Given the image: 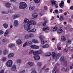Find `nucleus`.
<instances>
[{"mask_svg": "<svg viewBox=\"0 0 73 73\" xmlns=\"http://www.w3.org/2000/svg\"><path fill=\"white\" fill-rule=\"evenodd\" d=\"M20 5L19 6V8L21 9H24L27 8V5L25 3L23 2H21L19 3Z\"/></svg>", "mask_w": 73, "mask_h": 73, "instance_id": "obj_2", "label": "nucleus"}, {"mask_svg": "<svg viewBox=\"0 0 73 73\" xmlns=\"http://www.w3.org/2000/svg\"><path fill=\"white\" fill-rule=\"evenodd\" d=\"M17 43L18 44V45H20L22 43V41H21V40L19 39L17 41Z\"/></svg>", "mask_w": 73, "mask_h": 73, "instance_id": "obj_15", "label": "nucleus"}, {"mask_svg": "<svg viewBox=\"0 0 73 73\" xmlns=\"http://www.w3.org/2000/svg\"><path fill=\"white\" fill-rule=\"evenodd\" d=\"M9 13H11V10H9L8 11V12H6L4 11H3L2 12V13H3V14H8V13H9Z\"/></svg>", "mask_w": 73, "mask_h": 73, "instance_id": "obj_14", "label": "nucleus"}, {"mask_svg": "<svg viewBox=\"0 0 73 73\" xmlns=\"http://www.w3.org/2000/svg\"><path fill=\"white\" fill-rule=\"evenodd\" d=\"M52 57H53V58H55V57H56V53L54 52H53L52 53Z\"/></svg>", "mask_w": 73, "mask_h": 73, "instance_id": "obj_28", "label": "nucleus"}, {"mask_svg": "<svg viewBox=\"0 0 73 73\" xmlns=\"http://www.w3.org/2000/svg\"><path fill=\"white\" fill-rule=\"evenodd\" d=\"M6 60H7V58L5 57H4L2 59V61H5Z\"/></svg>", "mask_w": 73, "mask_h": 73, "instance_id": "obj_44", "label": "nucleus"}, {"mask_svg": "<svg viewBox=\"0 0 73 73\" xmlns=\"http://www.w3.org/2000/svg\"><path fill=\"white\" fill-rule=\"evenodd\" d=\"M25 38H28L29 37V35L28 34H27L25 36Z\"/></svg>", "mask_w": 73, "mask_h": 73, "instance_id": "obj_47", "label": "nucleus"}, {"mask_svg": "<svg viewBox=\"0 0 73 73\" xmlns=\"http://www.w3.org/2000/svg\"><path fill=\"white\" fill-rule=\"evenodd\" d=\"M49 68H47L46 69H45V71L46 73H48V72H49Z\"/></svg>", "mask_w": 73, "mask_h": 73, "instance_id": "obj_45", "label": "nucleus"}, {"mask_svg": "<svg viewBox=\"0 0 73 73\" xmlns=\"http://www.w3.org/2000/svg\"><path fill=\"white\" fill-rule=\"evenodd\" d=\"M40 40H42V39L44 38V36L42 35H41L39 37Z\"/></svg>", "mask_w": 73, "mask_h": 73, "instance_id": "obj_42", "label": "nucleus"}, {"mask_svg": "<svg viewBox=\"0 0 73 73\" xmlns=\"http://www.w3.org/2000/svg\"><path fill=\"white\" fill-rule=\"evenodd\" d=\"M68 50L67 49H64L63 50L64 52H67Z\"/></svg>", "mask_w": 73, "mask_h": 73, "instance_id": "obj_48", "label": "nucleus"}, {"mask_svg": "<svg viewBox=\"0 0 73 73\" xmlns=\"http://www.w3.org/2000/svg\"><path fill=\"white\" fill-rule=\"evenodd\" d=\"M32 15L34 18H36L38 16V15L36 13L33 14Z\"/></svg>", "mask_w": 73, "mask_h": 73, "instance_id": "obj_25", "label": "nucleus"}, {"mask_svg": "<svg viewBox=\"0 0 73 73\" xmlns=\"http://www.w3.org/2000/svg\"><path fill=\"white\" fill-rule=\"evenodd\" d=\"M31 24H33V25H36V22L34 21H30L29 23L27 24L28 26L27 28H26V27H25V25H24L25 29L27 30V31H28L30 30V29H31L30 26L31 25Z\"/></svg>", "mask_w": 73, "mask_h": 73, "instance_id": "obj_1", "label": "nucleus"}, {"mask_svg": "<svg viewBox=\"0 0 73 73\" xmlns=\"http://www.w3.org/2000/svg\"><path fill=\"white\" fill-rule=\"evenodd\" d=\"M45 56H51V52H48L45 53Z\"/></svg>", "mask_w": 73, "mask_h": 73, "instance_id": "obj_16", "label": "nucleus"}, {"mask_svg": "<svg viewBox=\"0 0 73 73\" xmlns=\"http://www.w3.org/2000/svg\"><path fill=\"white\" fill-rule=\"evenodd\" d=\"M62 31H63L62 29H59L58 30V33H61L62 32Z\"/></svg>", "mask_w": 73, "mask_h": 73, "instance_id": "obj_31", "label": "nucleus"}, {"mask_svg": "<svg viewBox=\"0 0 73 73\" xmlns=\"http://www.w3.org/2000/svg\"><path fill=\"white\" fill-rule=\"evenodd\" d=\"M47 23H48V21H45L42 24V25H43V26H45V25H46V24Z\"/></svg>", "mask_w": 73, "mask_h": 73, "instance_id": "obj_37", "label": "nucleus"}, {"mask_svg": "<svg viewBox=\"0 0 73 73\" xmlns=\"http://www.w3.org/2000/svg\"><path fill=\"white\" fill-rule=\"evenodd\" d=\"M41 42L42 44H43V45H44V44H45V42L44 41V40L43 39L42 40H41Z\"/></svg>", "mask_w": 73, "mask_h": 73, "instance_id": "obj_46", "label": "nucleus"}, {"mask_svg": "<svg viewBox=\"0 0 73 73\" xmlns=\"http://www.w3.org/2000/svg\"><path fill=\"white\" fill-rule=\"evenodd\" d=\"M8 46L9 47V48H12V47L15 46V44L11 43L9 44Z\"/></svg>", "mask_w": 73, "mask_h": 73, "instance_id": "obj_9", "label": "nucleus"}, {"mask_svg": "<svg viewBox=\"0 0 73 73\" xmlns=\"http://www.w3.org/2000/svg\"><path fill=\"white\" fill-rule=\"evenodd\" d=\"M11 69L12 70L15 71V70H16V65H13V66L11 68Z\"/></svg>", "mask_w": 73, "mask_h": 73, "instance_id": "obj_12", "label": "nucleus"}, {"mask_svg": "<svg viewBox=\"0 0 73 73\" xmlns=\"http://www.w3.org/2000/svg\"><path fill=\"white\" fill-rule=\"evenodd\" d=\"M34 36V35L32 33L30 34V35H29V37H33Z\"/></svg>", "mask_w": 73, "mask_h": 73, "instance_id": "obj_41", "label": "nucleus"}, {"mask_svg": "<svg viewBox=\"0 0 73 73\" xmlns=\"http://www.w3.org/2000/svg\"><path fill=\"white\" fill-rule=\"evenodd\" d=\"M42 53V51L41 50H39L38 51H36L35 52L34 51V52L33 53L34 55H37V54H41Z\"/></svg>", "mask_w": 73, "mask_h": 73, "instance_id": "obj_4", "label": "nucleus"}, {"mask_svg": "<svg viewBox=\"0 0 73 73\" xmlns=\"http://www.w3.org/2000/svg\"><path fill=\"white\" fill-rule=\"evenodd\" d=\"M67 2L68 3H70V0H68Z\"/></svg>", "mask_w": 73, "mask_h": 73, "instance_id": "obj_62", "label": "nucleus"}, {"mask_svg": "<svg viewBox=\"0 0 73 73\" xmlns=\"http://www.w3.org/2000/svg\"><path fill=\"white\" fill-rule=\"evenodd\" d=\"M58 50H60L61 49V47H58Z\"/></svg>", "mask_w": 73, "mask_h": 73, "instance_id": "obj_64", "label": "nucleus"}, {"mask_svg": "<svg viewBox=\"0 0 73 73\" xmlns=\"http://www.w3.org/2000/svg\"><path fill=\"white\" fill-rule=\"evenodd\" d=\"M25 70H23L21 72V73H25Z\"/></svg>", "mask_w": 73, "mask_h": 73, "instance_id": "obj_63", "label": "nucleus"}, {"mask_svg": "<svg viewBox=\"0 0 73 73\" xmlns=\"http://www.w3.org/2000/svg\"><path fill=\"white\" fill-rule=\"evenodd\" d=\"M13 64V62H12V61L11 60H9L7 62L6 65L7 66L11 67Z\"/></svg>", "mask_w": 73, "mask_h": 73, "instance_id": "obj_3", "label": "nucleus"}, {"mask_svg": "<svg viewBox=\"0 0 73 73\" xmlns=\"http://www.w3.org/2000/svg\"><path fill=\"white\" fill-rule=\"evenodd\" d=\"M68 22H69V23H71V22H72V19H69Z\"/></svg>", "mask_w": 73, "mask_h": 73, "instance_id": "obj_56", "label": "nucleus"}, {"mask_svg": "<svg viewBox=\"0 0 73 73\" xmlns=\"http://www.w3.org/2000/svg\"><path fill=\"white\" fill-rule=\"evenodd\" d=\"M4 73V70H1V72H0V73Z\"/></svg>", "mask_w": 73, "mask_h": 73, "instance_id": "obj_52", "label": "nucleus"}, {"mask_svg": "<svg viewBox=\"0 0 73 73\" xmlns=\"http://www.w3.org/2000/svg\"><path fill=\"white\" fill-rule=\"evenodd\" d=\"M49 28L46 27L44 28L43 29V31H47V30H49Z\"/></svg>", "mask_w": 73, "mask_h": 73, "instance_id": "obj_33", "label": "nucleus"}, {"mask_svg": "<svg viewBox=\"0 0 73 73\" xmlns=\"http://www.w3.org/2000/svg\"><path fill=\"white\" fill-rule=\"evenodd\" d=\"M54 0H52L51 1L50 3H52V5H55L56 3V1H54Z\"/></svg>", "mask_w": 73, "mask_h": 73, "instance_id": "obj_23", "label": "nucleus"}, {"mask_svg": "<svg viewBox=\"0 0 73 73\" xmlns=\"http://www.w3.org/2000/svg\"><path fill=\"white\" fill-rule=\"evenodd\" d=\"M9 31L8 30H7L5 33V35H4V36H6L7 35L9 34Z\"/></svg>", "mask_w": 73, "mask_h": 73, "instance_id": "obj_29", "label": "nucleus"}, {"mask_svg": "<svg viewBox=\"0 0 73 73\" xmlns=\"http://www.w3.org/2000/svg\"><path fill=\"white\" fill-rule=\"evenodd\" d=\"M35 6H30L29 7V9L30 11H33V10H34V9H35Z\"/></svg>", "mask_w": 73, "mask_h": 73, "instance_id": "obj_26", "label": "nucleus"}, {"mask_svg": "<svg viewBox=\"0 0 73 73\" xmlns=\"http://www.w3.org/2000/svg\"><path fill=\"white\" fill-rule=\"evenodd\" d=\"M30 47L33 49H37L39 48V47L36 45H32L30 46Z\"/></svg>", "mask_w": 73, "mask_h": 73, "instance_id": "obj_7", "label": "nucleus"}, {"mask_svg": "<svg viewBox=\"0 0 73 73\" xmlns=\"http://www.w3.org/2000/svg\"><path fill=\"white\" fill-rule=\"evenodd\" d=\"M61 46V45L60 44H57V48L60 47Z\"/></svg>", "mask_w": 73, "mask_h": 73, "instance_id": "obj_54", "label": "nucleus"}, {"mask_svg": "<svg viewBox=\"0 0 73 73\" xmlns=\"http://www.w3.org/2000/svg\"><path fill=\"white\" fill-rule=\"evenodd\" d=\"M59 19L60 21L64 20V17L62 16H60V17Z\"/></svg>", "mask_w": 73, "mask_h": 73, "instance_id": "obj_32", "label": "nucleus"}, {"mask_svg": "<svg viewBox=\"0 0 73 73\" xmlns=\"http://www.w3.org/2000/svg\"><path fill=\"white\" fill-rule=\"evenodd\" d=\"M44 9H45V10H48V7H47V6H44Z\"/></svg>", "mask_w": 73, "mask_h": 73, "instance_id": "obj_51", "label": "nucleus"}, {"mask_svg": "<svg viewBox=\"0 0 73 73\" xmlns=\"http://www.w3.org/2000/svg\"><path fill=\"white\" fill-rule=\"evenodd\" d=\"M20 16V15H15L13 16V19H16V18H17V17H19Z\"/></svg>", "mask_w": 73, "mask_h": 73, "instance_id": "obj_10", "label": "nucleus"}, {"mask_svg": "<svg viewBox=\"0 0 73 73\" xmlns=\"http://www.w3.org/2000/svg\"><path fill=\"white\" fill-rule=\"evenodd\" d=\"M18 21H17L15 20L14 22V25L15 27H17L18 25Z\"/></svg>", "mask_w": 73, "mask_h": 73, "instance_id": "obj_17", "label": "nucleus"}, {"mask_svg": "<svg viewBox=\"0 0 73 73\" xmlns=\"http://www.w3.org/2000/svg\"><path fill=\"white\" fill-rule=\"evenodd\" d=\"M17 62H18L19 63H20V62H21V60L18 59L17 60Z\"/></svg>", "mask_w": 73, "mask_h": 73, "instance_id": "obj_49", "label": "nucleus"}, {"mask_svg": "<svg viewBox=\"0 0 73 73\" xmlns=\"http://www.w3.org/2000/svg\"><path fill=\"white\" fill-rule=\"evenodd\" d=\"M46 67V66H44L42 68V70H44V69L45 68V67Z\"/></svg>", "mask_w": 73, "mask_h": 73, "instance_id": "obj_58", "label": "nucleus"}, {"mask_svg": "<svg viewBox=\"0 0 73 73\" xmlns=\"http://www.w3.org/2000/svg\"><path fill=\"white\" fill-rule=\"evenodd\" d=\"M4 33V32L3 31L1 30L0 31V35H3Z\"/></svg>", "mask_w": 73, "mask_h": 73, "instance_id": "obj_50", "label": "nucleus"}, {"mask_svg": "<svg viewBox=\"0 0 73 73\" xmlns=\"http://www.w3.org/2000/svg\"><path fill=\"white\" fill-rule=\"evenodd\" d=\"M3 25L5 29H7L8 27V24L7 23H5L3 24Z\"/></svg>", "mask_w": 73, "mask_h": 73, "instance_id": "obj_24", "label": "nucleus"}, {"mask_svg": "<svg viewBox=\"0 0 73 73\" xmlns=\"http://www.w3.org/2000/svg\"><path fill=\"white\" fill-rule=\"evenodd\" d=\"M37 65L38 66H41L42 65V63L41 62H38L37 63Z\"/></svg>", "mask_w": 73, "mask_h": 73, "instance_id": "obj_36", "label": "nucleus"}, {"mask_svg": "<svg viewBox=\"0 0 73 73\" xmlns=\"http://www.w3.org/2000/svg\"><path fill=\"white\" fill-rule=\"evenodd\" d=\"M55 4H56L55 5V7L56 8H57L58 7V5H57V4L56 3Z\"/></svg>", "mask_w": 73, "mask_h": 73, "instance_id": "obj_57", "label": "nucleus"}, {"mask_svg": "<svg viewBox=\"0 0 73 73\" xmlns=\"http://www.w3.org/2000/svg\"><path fill=\"white\" fill-rule=\"evenodd\" d=\"M57 29H58V28L56 26V27H55L53 29V31H57Z\"/></svg>", "mask_w": 73, "mask_h": 73, "instance_id": "obj_35", "label": "nucleus"}, {"mask_svg": "<svg viewBox=\"0 0 73 73\" xmlns=\"http://www.w3.org/2000/svg\"><path fill=\"white\" fill-rule=\"evenodd\" d=\"M60 54H58L56 56V60H58V59L60 58Z\"/></svg>", "mask_w": 73, "mask_h": 73, "instance_id": "obj_39", "label": "nucleus"}, {"mask_svg": "<svg viewBox=\"0 0 73 73\" xmlns=\"http://www.w3.org/2000/svg\"><path fill=\"white\" fill-rule=\"evenodd\" d=\"M59 11H60V13H62V12L63 11L62 10L60 9L59 10Z\"/></svg>", "mask_w": 73, "mask_h": 73, "instance_id": "obj_60", "label": "nucleus"}, {"mask_svg": "<svg viewBox=\"0 0 73 73\" xmlns=\"http://www.w3.org/2000/svg\"><path fill=\"white\" fill-rule=\"evenodd\" d=\"M5 6L7 8H9L10 7H11V4L10 3H6Z\"/></svg>", "mask_w": 73, "mask_h": 73, "instance_id": "obj_11", "label": "nucleus"}, {"mask_svg": "<svg viewBox=\"0 0 73 73\" xmlns=\"http://www.w3.org/2000/svg\"><path fill=\"white\" fill-rule=\"evenodd\" d=\"M57 66H55L54 69V70L52 71V73H56L57 71H56V69H57Z\"/></svg>", "mask_w": 73, "mask_h": 73, "instance_id": "obj_19", "label": "nucleus"}, {"mask_svg": "<svg viewBox=\"0 0 73 73\" xmlns=\"http://www.w3.org/2000/svg\"><path fill=\"white\" fill-rule=\"evenodd\" d=\"M34 59L35 60L38 61V60H39L40 59V57L38 55H35L34 56Z\"/></svg>", "mask_w": 73, "mask_h": 73, "instance_id": "obj_6", "label": "nucleus"}, {"mask_svg": "<svg viewBox=\"0 0 73 73\" xmlns=\"http://www.w3.org/2000/svg\"><path fill=\"white\" fill-rule=\"evenodd\" d=\"M33 53H34V50H32L29 52V54L31 55V54H32L33 53Z\"/></svg>", "mask_w": 73, "mask_h": 73, "instance_id": "obj_34", "label": "nucleus"}, {"mask_svg": "<svg viewBox=\"0 0 73 73\" xmlns=\"http://www.w3.org/2000/svg\"><path fill=\"white\" fill-rule=\"evenodd\" d=\"M70 9H71L72 10H73V6H72L70 8Z\"/></svg>", "mask_w": 73, "mask_h": 73, "instance_id": "obj_61", "label": "nucleus"}, {"mask_svg": "<svg viewBox=\"0 0 73 73\" xmlns=\"http://www.w3.org/2000/svg\"><path fill=\"white\" fill-rule=\"evenodd\" d=\"M8 50H7V49H5L3 52V54L4 55H6V54H8Z\"/></svg>", "mask_w": 73, "mask_h": 73, "instance_id": "obj_22", "label": "nucleus"}, {"mask_svg": "<svg viewBox=\"0 0 73 73\" xmlns=\"http://www.w3.org/2000/svg\"><path fill=\"white\" fill-rule=\"evenodd\" d=\"M32 41L34 43H38V40L36 39H33Z\"/></svg>", "mask_w": 73, "mask_h": 73, "instance_id": "obj_21", "label": "nucleus"}, {"mask_svg": "<svg viewBox=\"0 0 73 73\" xmlns=\"http://www.w3.org/2000/svg\"><path fill=\"white\" fill-rule=\"evenodd\" d=\"M64 1H61V3H60L59 4V6L60 8H64Z\"/></svg>", "mask_w": 73, "mask_h": 73, "instance_id": "obj_8", "label": "nucleus"}, {"mask_svg": "<svg viewBox=\"0 0 73 73\" xmlns=\"http://www.w3.org/2000/svg\"><path fill=\"white\" fill-rule=\"evenodd\" d=\"M55 12L56 13H58V10L56 9L55 10Z\"/></svg>", "mask_w": 73, "mask_h": 73, "instance_id": "obj_53", "label": "nucleus"}, {"mask_svg": "<svg viewBox=\"0 0 73 73\" xmlns=\"http://www.w3.org/2000/svg\"><path fill=\"white\" fill-rule=\"evenodd\" d=\"M67 61H66L64 63V65L65 66H67Z\"/></svg>", "mask_w": 73, "mask_h": 73, "instance_id": "obj_55", "label": "nucleus"}, {"mask_svg": "<svg viewBox=\"0 0 73 73\" xmlns=\"http://www.w3.org/2000/svg\"><path fill=\"white\" fill-rule=\"evenodd\" d=\"M32 42L31 41H28L25 42L24 44H23V47H25L27 45H32Z\"/></svg>", "mask_w": 73, "mask_h": 73, "instance_id": "obj_5", "label": "nucleus"}, {"mask_svg": "<svg viewBox=\"0 0 73 73\" xmlns=\"http://www.w3.org/2000/svg\"><path fill=\"white\" fill-rule=\"evenodd\" d=\"M60 60L61 62H63L64 60V57H62L60 58Z\"/></svg>", "mask_w": 73, "mask_h": 73, "instance_id": "obj_38", "label": "nucleus"}, {"mask_svg": "<svg viewBox=\"0 0 73 73\" xmlns=\"http://www.w3.org/2000/svg\"><path fill=\"white\" fill-rule=\"evenodd\" d=\"M49 46V45L47 44H46L42 46V48H48Z\"/></svg>", "mask_w": 73, "mask_h": 73, "instance_id": "obj_20", "label": "nucleus"}, {"mask_svg": "<svg viewBox=\"0 0 73 73\" xmlns=\"http://www.w3.org/2000/svg\"><path fill=\"white\" fill-rule=\"evenodd\" d=\"M29 20L28 19H25L24 21V23H29Z\"/></svg>", "mask_w": 73, "mask_h": 73, "instance_id": "obj_18", "label": "nucleus"}, {"mask_svg": "<svg viewBox=\"0 0 73 73\" xmlns=\"http://www.w3.org/2000/svg\"><path fill=\"white\" fill-rule=\"evenodd\" d=\"M13 56H14V54L13 53H10L8 56L9 58L13 57Z\"/></svg>", "mask_w": 73, "mask_h": 73, "instance_id": "obj_13", "label": "nucleus"}, {"mask_svg": "<svg viewBox=\"0 0 73 73\" xmlns=\"http://www.w3.org/2000/svg\"><path fill=\"white\" fill-rule=\"evenodd\" d=\"M61 38L63 41H65L66 40V38H65L64 36H62Z\"/></svg>", "mask_w": 73, "mask_h": 73, "instance_id": "obj_43", "label": "nucleus"}, {"mask_svg": "<svg viewBox=\"0 0 73 73\" xmlns=\"http://www.w3.org/2000/svg\"><path fill=\"white\" fill-rule=\"evenodd\" d=\"M36 32V29H33L32 30L29 31L28 32L29 33H31V32Z\"/></svg>", "mask_w": 73, "mask_h": 73, "instance_id": "obj_27", "label": "nucleus"}, {"mask_svg": "<svg viewBox=\"0 0 73 73\" xmlns=\"http://www.w3.org/2000/svg\"><path fill=\"white\" fill-rule=\"evenodd\" d=\"M29 65L31 66H33V63L30 62H29L28 63Z\"/></svg>", "mask_w": 73, "mask_h": 73, "instance_id": "obj_40", "label": "nucleus"}, {"mask_svg": "<svg viewBox=\"0 0 73 73\" xmlns=\"http://www.w3.org/2000/svg\"><path fill=\"white\" fill-rule=\"evenodd\" d=\"M34 1L35 3H36L37 4H38L40 3V0H34Z\"/></svg>", "mask_w": 73, "mask_h": 73, "instance_id": "obj_30", "label": "nucleus"}, {"mask_svg": "<svg viewBox=\"0 0 73 73\" xmlns=\"http://www.w3.org/2000/svg\"><path fill=\"white\" fill-rule=\"evenodd\" d=\"M31 73H37V72L36 71H32Z\"/></svg>", "mask_w": 73, "mask_h": 73, "instance_id": "obj_59", "label": "nucleus"}]
</instances>
